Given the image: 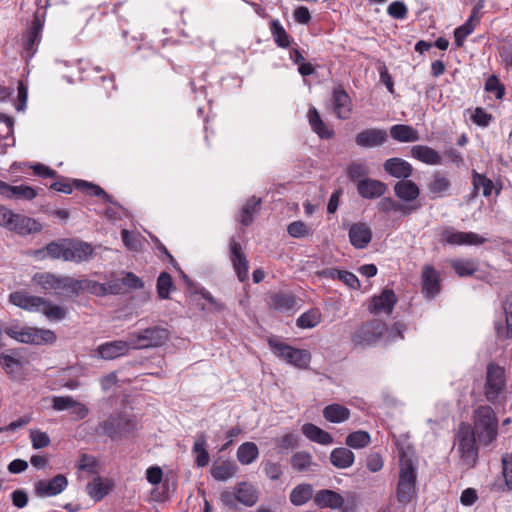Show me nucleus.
I'll list each match as a JSON object with an SVG mask.
<instances>
[{
  "label": "nucleus",
  "instance_id": "obj_37",
  "mask_svg": "<svg viewBox=\"0 0 512 512\" xmlns=\"http://www.w3.org/2000/svg\"><path fill=\"white\" fill-rule=\"evenodd\" d=\"M390 135L399 142H415L419 140V133L409 125L397 124L390 128Z\"/></svg>",
  "mask_w": 512,
  "mask_h": 512
},
{
  "label": "nucleus",
  "instance_id": "obj_52",
  "mask_svg": "<svg viewBox=\"0 0 512 512\" xmlns=\"http://www.w3.org/2000/svg\"><path fill=\"white\" fill-rule=\"evenodd\" d=\"M472 177L474 195H476L479 190L482 189L483 196H490L494 187L493 182L485 175L479 174L476 171H473Z\"/></svg>",
  "mask_w": 512,
  "mask_h": 512
},
{
  "label": "nucleus",
  "instance_id": "obj_18",
  "mask_svg": "<svg viewBox=\"0 0 512 512\" xmlns=\"http://www.w3.org/2000/svg\"><path fill=\"white\" fill-rule=\"evenodd\" d=\"M9 300L13 305L30 312H39L43 305L42 297L30 295L26 291L11 293Z\"/></svg>",
  "mask_w": 512,
  "mask_h": 512
},
{
  "label": "nucleus",
  "instance_id": "obj_21",
  "mask_svg": "<svg viewBox=\"0 0 512 512\" xmlns=\"http://www.w3.org/2000/svg\"><path fill=\"white\" fill-rule=\"evenodd\" d=\"M314 504L320 509L330 508L336 510L343 506L344 498L334 490L322 489L314 495Z\"/></svg>",
  "mask_w": 512,
  "mask_h": 512
},
{
  "label": "nucleus",
  "instance_id": "obj_5",
  "mask_svg": "<svg viewBox=\"0 0 512 512\" xmlns=\"http://www.w3.org/2000/svg\"><path fill=\"white\" fill-rule=\"evenodd\" d=\"M169 337V330L159 325L129 333L133 349L157 348L163 346L169 340Z\"/></svg>",
  "mask_w": 512,
  "mask_h": 512
},
{
  "label": "nucleus",
  "instance_id": "obj_33",
  "mask_svg": "<svg viewBox=\"0 0 512 512\" xmlns=\"http://www.w3.org/2000/svg\"><path fill=\"white\" fill-rule=\"evenodd\" d=\"M302 432L309 440L322 445H329L333 442L330 433L311 423L304 424Z\"/></svg>",
  "mask_w": 512,
  "mask_h": 512
},
{
  "label": "nucleus",
  "instance_id": "obj_14",
  "mask_svg": "<svg viewBox=\"0 0 512 512\" xmlns=\"http://www.w3.org/2000/svg\"><path fill=\"white\" fill-rule=\"evenodd\" d=\"M43 23L38 16L32 20L31 27L27 30L23 37V53L26 58H31L35 52L36 47L40 42V33L42 31Z\"/></svg>",
  "mask_w": 512,
  "mask_h": 512
},
{
  "label": "nucleus",
  "instance_id": "obj_15",
  "mask_svg": "<svg viewBox=\"0 0 512 512\" xmlns=\"http://www.w3.org/2000/svg\"><path fill=\"white\" fill-rule=\"evenodd\" d=\"M387 189V185L380 180L365 178L357 181L358 194L365 199L382 197Z\"/></svg>",
  "mask_w": 512,
  "mask_h": 512
},
{
  "label": "nucleus",
  "instance_id": "obj_12",
  "mask_svg": "<svg viewBox=\"0 0 512 512\" xmlns=\"http://www.w3.org/2000/svg\"><path fill=\"white\" fill-rule=\"evenodd\" d=\"M372 236V230L365 222L352 224L348 231L349 241L356 249H365L371 242Z\"/></svg>",
  "mask_w": 512,
  "mask_h": 512
},
{
  "label": "nucleus",
  "instance_id": "obj_58",
  "mask_svg": "<svg viewBox=\"0 0 512 512\" xmlns=\"http://www.w3.org/2000/svg\"><path fill=\"white\" fill-rule=\"evenodd\" d=\"M502 475L507 491L512 490V453H504L501 458Z\"/></svg>",
  "mask_w": 512,
  "mask_h": 512
},
{
  "label": "nucleus",
  "instance_id": "obj_47",
  "mask_svg": "<svg viewBox=\"0 0 512 512\" xmlns=\"http://www.w3.org/2000/svg\"><path fill=\"white\" fill-rule=\"evenodd\" d=\"M205 446L206 436L202 432L197 435L193 445V452L197 454L195 462L198 467H204L209 463L210 458Z\"/></svg>",
  "mask_w": 512,
  "mask_h": 512
},
{
  "label": "nucleus",
  "instance_id": "obj_9",
  "mask_svg": "<svg viewBox=\"0 0 512 512\" xmlns=\"http://www.w3.org/2000/svg\"><path fill=\"white\" fill-rule=\"evenodd\" d=\"M506 385L504 369L494 362L487 365L486 382H485V397L491 402L495 403L500 394L503 392Z\"/></svg>",
  "mask_w": 512,
  "mask_h": 512
},
{
  "label": "nucleus",
  "instance_id": "obj_19",
  "mask_svg": "<svg viewBox=\"0 0 512 512\" xmlns=\"http://www.w3.org/2000/svg\"><path fill=\"white\" fill-rule=\"evenodd\" d=\"M444 239L446 243L450 245H482L487 240L486 238L474 233V232H462V231H445Z\"/></svg>",
  "mask_w": 512,
  "mask_h": 512
},
{
  "label": "nucleus",
  "instance_id": "obj_36",
  "mask_svg": "<svg viewBox=\"0 0 512 512\" xmlns=\"http://www.w3.org/2000/svg\"><path fill=\"white\" fill-rule=\"evenodd\" d=\"M84 291V281L69 276H61L58 291L66 297L78 296Z\"/></svg>",
  "mask_w": 512,
  "mask_h": 512
},
{
  "label": "nucleus",
  "instance_id": "obj_27",
  "mask_svg": "<svg viewBox=\"0 0 512 512\" xmlns=\"http://www.w3.org/2000/svg\"><path fill=\"white\" fill-rule=\"evenodd\" d=\"M0 194L7 198H21L25 200H32L37 196L34 188L27 185L11 186L8 183L0 180Z\"/></svg>",
  "mask_w": 512,
  "mask_h": 512
},
{
  "label": "nucleus",
  "instance_id": "obj_13",
  "mask_svg": "<svg viewBox=\"0 0 512 512\" xmlns=\"http://www.w3.org/2000/svg\"><path fill=\"white\" fill-rule=\"evenodd\" d=\"M397 303V297L393 290L384 289L378 296H374L369 305V311L374 314L385 313L390 315Z\"/></svg>",
  "mask_w": 512,
  "mask_h": 512
},
{
  "label": "nucleus",
  "instance_id": "obj_29",
  "mask_svg": "<svg viewBox=\"0 0 512 512\" xmlns=\"http://www.w3.org/2000/svg\"><path fill=\"white\" fill-rule=\"evenodd\" d=\"M394 193L399 199L411 202L419 197L420 189L413 181L406 179L394 185Z\"/></svg>",
  "mask_w": 512,
  "mask_h": 512
},
{
  "label": "nucleus",
  "instance_id": "obj_2",
  "mask_svg": "<svg viewBox=\"0 0 512 512\" xmlns=\"http://www.w3.org/2000/svg\"><path fill=\"white\" fill-rule=\"evenodd\" d=\"M455 441L457 451L460 454L461 464L466 469L473 468L478 460V448L476 446L475 432L469 423L459 424Z\"/></svg>",
  "mask_w": 512,
  "mask_h": 512
},
{
  "label": "nucleus",
  "instance_id": "obj_39",
  "mask_svg": "<svg viewBox=\"0 0 512 512\" xmlns=\"http://www.w3.org/2000/svg\"><path fill=\"white\" fill-rule=\"evenodd\" d=\"M312 498L314 499L313 487L307 483L297 485L290 493V501L295 506H301Z\"/></svg>",
  "mask_w": 512,
  "mask_h": 512
},
{
  "label": "nucleus",
  "instance_id": "obj_64",
  "mask_svg": "<svg viewBox=\"0 0 512 512\" xmlns=\"http://www.w3.org/2000/svg\"><path fill=\"white\" fill-rule=\"evenodd\" d=\"M287 231L294 238L305 237L309 234L308 227L302 221H294L288 225Z\"/></svg>",
  "mask_w": 512,
  "mask_h": 512
},
{
  "label": "nucleus",
  "instance_id": "obj_59",
  "mask_svg": "<svg viewBox=\"0 0 512 512\" xmlns=\"http://www.w3.org/2000/svg\"><path fill=\"white\" fill-rule=\"evenodd\" d=\"M299 437L295 433H287L277 439V448L280 452L288 451L298 446Z\"/></svg>",
  "mask_w": 512,
  "mask_h": 512
},
{
  "label": "nucleus",
  "instance_id": "obj_51",
  "mask_svg": "<svg viewBox=\"0 0 512 512\" xmlns=\"http://www.w3.org/2000/svg\"><path fill=\"white\" fill-rule=\"evenodd\" d=\"M261 199L255 196L247 200L242 208L240 222L248 226L253 222V214L260 208Z\"/></svg>",
  "mask_w": 512,
  "mask_h": 512
},
{
  "label": "nucleus",
  "instance_id": "obj_55",
  "mask_svg": "<svg viewBox=\"0 0 512 512\" xmlns=\"http://www.w3.org/2000/svg\"><path fill=\"white\" fill-rule=\"evenodd\" d=\"M39 312L43 313L46 317L51 320H62L66 317V310L61 306L54 305L50 301L43 298V305H41Z\"/></svg>",
  "mask_w": 512,
  "mask_h": 512
},
{
  "label": "nucleus",
  "instance_id": "obj_1",
  "mask_svg": "<svg viewBox=\"0 0 512 512\" xmlns=\"http://www.w3.org/2000/svg\"><path fill=\"white\" fill-rule=\"evenodd\" d=\"M101 434L113 441H119L131 436L137 430V420L134 415L117 412L99 423Z\"/></svg>",
  "mask_w": 512,
  "mask_h": 512
},
{
  "label": "nucleus",
  "instance_id": "obj_46",
  "mask_svg": "<svg viewBox=\"0 0 512 512\" xmlns=\"http://www.w3.org/2000/svg\"><path fill=\"white\" fill-rule=\"evenodd\" d=\"M450 264L460 277L471 276L478 270V263L473 259H454Z\"/></svg>",
  "mask_w": 512,
  "mask_h": 512
},
{
  "label": "nucleus",
  "instance_id": "obj_62",
  "mask_svg": "<svg viewBox=\"0 0 512 512\" xmlns=\"http://www.w3.org/2000/svg\"><path fill=\"white\" fill-rule=\"evenodd\" d=\"M485 89L488 92H494L497 99H502L505 93V87L499 82L496 76L487 79Z\"/></svg>",
  "mask_w": 512,
  "mask_h": 512
},
{
  "label": "nucleus",
  "instance_id": "obj_32",
  "mask_svg": "<svg viewBox=\"0 0 512 512\" xmlns=\"http://www.w3.org/2000/svg\"><path fill=\"white\" fill-rule=\"evenodd\" d=\"M354 458V453L344 447L335 448L330 454L332 465L338 469H346L352 466Z\"/></svg>",
  "mask_w": 512,
  "mask_h": 512
},
{
  "label": "nucleus",
  "instance_id": "obj_26",
  "mask_svg": "<svg viewBox=\"0 0 512 512\" xmlns=\"http://www.w3.org/2000/svg\"><path fill=\"white\" fill-rule=\"evenodd\" d=\"M132 348L130 339L127 341L117 340L102 344L98 347V353L103 359H114L128 353Z\"/></svg>",
  "mask_w": 512,
  "mask_h": 512
},
{
  "label": "nucleus",
  "instance_id": "obj_53",
  "mask_svg": "<svg viewBox=\"0 0 512 512\" xmlns=\"http://www.w3.org/2000/svg\"><path fill=\"white\" fill-rule=\"evenodd\" d=\"M371 441L370 435L366 431H356L350 433L345 441V444L348 447L354 448V449H361L369 445Z\"/></svg>",
  "mask_w": 512,
  "mask_h": 512
},
{
  "label": "nucleus",
  "instance_id": "obj_60",
  "mask_svg": "<svg viewBox=\"0 0 512 512\" xmlns=\"http://www.w3.org/2000/svg\"><path fill=\"white\" fill-rule=\"evenodd\" d=\"M30 438L34 449L47 447L51 442L48 434L40 430H31Z\"/></svg>",
  "mask_w": 512,
  "mask_h": 512
},
{
  "label": "nucleus",
  "instance_id": "obj_30",
  "mask_svg": "<svg viewBox=\"0 0 512 512\" xmlns=\"http://www.w3.org/2000/svg\"><path fill=\"white\" fill-rule=\"evenodd\" d=\"M291 467L297 472L315 471L318 464L313 461L312 455L306 451H299L290 458Z\"/></svg>",
  "mask_w": 512,
  "mask_h": 512
},
{
  "label": "nucleus",
  "instance_id": "obj_25",
  "mask_svg": "<svg viewBox=\"0 0 512 512\" xmlns=\"http://www.w3.org/2000/svg\"><path fill=\"white\" fill-rule=\"evenodd\" d=\"M383 167L386 173L402 180L409 178L413 172L410 163L397 157L386 160Z\"/></svg>",
  "mask_w": 512,
  "mask_h": 512
},
{
  "label": "nucleus",
  "instance_id": "obj_24",
  "mask_svg": "<svg viewBox=\"0 0 512 512\" xmlns=\"http://www.w3.org/2000/svg\"><path fill=\"white\" fill-rule=\"evenodd\" d=\"M236 498L239 503L246 507L254 506L259 498L257 488L249 482L242 481L234 486Z\"/></svg>",
  "mask_w": 512,
  "mask_h": 512
},
{
  "label": "nucleus",
  "instance_id": "obj_34",
  "mask_svg": "<svg viewBox=\"0 0 512 512\" xmlns=\"http://www.w3.org/2000/svg\"><path fill=\"white\" fill-rule=\"evenodd\" d=\"M308 120L312 130L322 139H329L333 136V130L329 129L322 121L317 109L310 107Z\"/></svg>",
  "mask_w": 512,
  "mask_h": 512
},
{
  "label": "nucleus",
  "instance_id": "obj_10",
  "mask_svg": "<svg viewBox=\"0 0 512 512\" xmlns=\"http://www.w3.org/2000/svg\"><path fill=\"white\" fill-rule=\"evenodd\" d=\"M68 480L63 474H58L50 480H39L35 484V493L39 497H51L66 489Z\"/></svg>",
  "mask_w": 512,
  "mask_h": 512
},
{
  "label": "nucleus",
  "instance_id": "obj_57",
  "mask_svg": "<svg viewBox=\"0 0 512 512\" xmlns=\"http://www.w3.org/2000/svg\"><path fill=\"white\" fill-rule=\"evenodd\" d=\"M321 315L317 310H310L303 313L297 319V326L300 328H313L320 323Z\"/></svg>",
  "mask_w": 512,
  "mask_h": 512
},
{
  "label": "nucleus",
  "instance_id": "obj_41",
  "mask_svg": "<svg viewBox=\"0 0 512 512\" xmlns=\"http://www.w3.org/2000/svg\"><path fill=\"white\" fill-rule=\"evenodd\" d=\"M478 21L479 18L474 11L469 19L454 31L455 44L457 47L463 46L465 38L474 31Z\"/></svg>",
  "mask_w": 512,
  "mask_h": 512
},
{
  "label": "nucleus",
  "instance_id": "obj_45",
  "mask_svg": "<svg viewBox=\"0 0 512 512\" xmlns=\"http://www.w3.org/2000/svg\"><path fill=\"white\" fill-rule=\"evenodd\" d=\"M259 455L258 447L253 442H245L238 447L237 458L243 465H249L257 459Z\"/></svg>",
  "mask_w": 512,
  "mask_h": 512
},
{
  "label": "nucleus",
  "instance_id": "obj_49",
  "mask_svg": "<svg viewBox=\"0 0 512 512\" xmlns=\"http://www.w3.org/2000/svg\"><path fill=\"white\" fill-rule=\"evenodd\" d=\"M112 485L104 483L100 477L95 478L93 482L88 483V494L96 501L102 500L111 491Z\"/></svg>",
  "mask_w": 512,
  "mask_h": 512
},
{
  "label": "nucleus",
  "instance_id": "obj_63",
  "mask_svg": "<svg viewBox=\"0 0 512 512\" xmlns=\"http://www.w3.org/2000/svg\"><path fill=\"white\" fill-rule=\"evenodd\" d=\"M347 174L352 181H358L368 174V169L365 165L355 162L349 165Z\"/></svg>",
  "mask_w": 512,
  "mask_h": 512
},
{
  "label": "nucleus",
  "instance_id": "obj_22",
  "mask_svg": "<svg viewBox=\"0 0 512 512\" xmlns=\"http://www.w3.org/2000/svg\"><path fill=\"white\" fill-rule=\"evenodd\" d=\"M231 261L238 279L243 282L248 278V261L242 252L241 245L232 239L230 241Z\"/></svg>",
  "mask_w": 512,
  "mask_h": 512
},
{
  "label": "nucleus",
  "instance_id": "obj_23",
  "mask_svg": "<svg viewBox=\"0 0 512 512\" xmlns=\"http://www.w3.org/2000/svg\"><path fill=\"white\" fill-rule=\"evenodd\" d=\"M440 291L439 273L430 265L422 270V293L427 298H434Z\"/></svg>",
  "mask_w": 512,
  "mask_h": 512
},
{
  "label": "nucleus",
  "instance_id": "obj_56",
  "mask_svg": "<svg viewBox=\"0 0 512 512\" xmlns=\"http://www.w3.org/2000/svg\"><path fill=\"white\" fill-rule=\"evenodd\" d=\"M271 32L279 47L287 48L290 46L289 35L277 20L271 22Z\"/></svg>",
  "mask_w": 512,
  "mask_h": 512
},
{
  "label": "nucleus",
  "instance_id": "obj_16",
  "mask_svg": "<svg viewBox=\"0 0 512 512\" xmlns=\"http://www.w3.org/2000/svg\"><path fill=\"white\" fill-rule=\"evenodd\" d=\"M387 140V132L383 129L369 128L355 136V143L363 148H372L382 145Z\"/></svg>",
  "mask_w": 512,
  "mask_h": 512
},
{
  "label": "nucleus",
  "instance_id": "obj_44",
  "mask_svg": "<svg viewBox=\"0 0 512 512\" xmlns=\"http://www.w3.org/2000/svg\"><path fill=\"white\" fill-rule=\"evenodd\" d=\"M450 186V180L442 173L436 172L432 175L431 180L428 183V190L434 196H442L449 190Z\"/></svg>",
  "mask_w": 512,
  "mask_h": 512
},
{
  "label": "nucleus",
  "instance_id": "obj_35",
  "mask_svg": "<svg viewBox=\"0 0 512 512\" xmlns=\"http://www.w3.org/2000/svg\"><path fill=\"white\" fill-rule=\"evenodd\" d=\"M350 410L345 406L334 403L323 409V417L332 423H342L350 418Z\"/></svg>",
  "mask_w": 512,
  "mask_h": 512
},
{
  "label": "nucleus",
  "instance_id": "obj_20",
  "mask_svg": "<svg viewBox=\"0 0 512 512\" xmlns=\"http://www.w3.org/2000/svg\"><path fill=\"white\" fill-rule=\"evenodd\" d=\"M41 228V224L35 219L16 213L13 214L11 224L7 227L8 230L14 231L19 235L36 233L39 232Z\"/></svg>",
  "mask_w": 512,
  "mask_h": 512
},
{
  "label": "nucleus",
  "instance_id": "obj_7",
  "mask_svg": "<svg viewBox=\"0 0 512 512\" xmlns=\"http://www.w3.org/2000/svg\"><path fill=\"white\" fill-rule=\"evenodd\" d=\"M268 344L276 356L297 368H307L311 361V354L307 350L291 347L274 338H270Z\"/></svg>",
  "mask_w": 512,
  "mask_h": 512
},
{
  "label": "nucleus",
  "instance_id": "obj_17",
  "mask_svg": "<svg viewBox=\"0 0 512 512\" xmlns=\"http://www.w3.org/2000/svg\"><path fill=\"white\" fill-rule=\"evenodd\" d=\"M93 254L90 244L82 241H70L66 244L65 261L83 262L87 261Z\"/></svg>",
  "mask_w": 512,
  "mask_h": 512
},
{
  "label": "nucleus",
  "instance_id": "obj_40",
  "mask_svg": "<svg viewBox=\"0 0 512 512\" xmlns=\"http://www.w3.org/2000/svg\"><path fill=\"white\" fill-rule=\"evenodd\" d=\"M0 365L12 379L18 378L23 368L22 362L8 353L0 355Z\"/></svg>",
  "mask_w": 512,
  "mask_h": 512
},
{
  "label": "nucleus",
  "instance_id": "obj_8",
  "mask_svg": "<svg viewBox=\"0 0 512 512\" xmlns=\"http://www.w3.org/2000/svg\"><path fill=\"white\" fill-rule=\"evenodd\" d=\"M5 333L19 342L34 345L53 343L56 340L54 332L48 329L10 327L5 329Z\"/></svg>",
  "mask_w": 512,
  "mask_h": 512
},
{
  "label": "nucleus",
  "instance_id": "obj_4",
  "mask_svg": "<svg viewBox=\"0 0 512 512\" xmlns=\"http://www.w3.org/2000/svg\"><path fill=\"white\" fill-rule=\"evenodd\" d=\"M417 472L411 459L401 461L399 479L396 487L397 501L407 505L416 495Z\"/></svg>",
  "mask_w": 512,
  "mask_h": 512
},
{
  "label": "nucleus",
  "instance_id": "obj_31",
  "mask_svg": "<svg viewBox=\"0 0 512 512\" xmlns=\"http://www.w3.org/2000/svg\"><path fill=\"white\" fill-rule=\"evenodd\" d=\"M411 155L415 159L429 165L441 164V156L439 153L425 145L413 146L411 148Z\"/></svg>",
  "mask_w": 512,
  "mask_h": 512
},
{
  "label": "nucleus",
  "instance_id": "obj_48",
  "mask_svg": "<svg viewBox=\"0 0 512 512\" xmlns=\"http://www.w3.org/2000/svg\"><path fill=\"white\" fill-rule=\"evenodd\" d=\"M65 252H66V244L51 242L47 244L44 248L38 249L34 252V255L38 258H43L46 253L49 257L53 259H63L65 261Z\"/></svg>",
  "mask_w": 512,
  "mask_h": 512
},
{
  "label": "nucleus",
  "instance_id": "obj_50",
  "mask_svg": "<svg viewBox=\"0 0 512 512\" xmlns=\"http://www.w3.org/2000/svg\"><path fill=\"white\" fill-rule=\"evenodd\" d=\"M60 278L61 276H57L49 272H44L36 273L33 276V281L41 286L44 290L58 291Z\"/></svg>",
  "mask_w": 512,
  "mask_h": 512
},
{
  "label": "nucleus",
  "instance_id": "obj_61",
  "mask_svg": "<svg viewBox=\"0 0 512 512\" xmlns=\"http://www.w3.org/2000/svg\"><path fill=\"white\" fill-rule=\"evenodd\" d=\"M387 13L394 19H404L408 8L402 1H394L388 6Z\"/></svg>",
  "mask_w": 512,
  "mask_h": 512
},
{
  "label": "nucleus",
  "instance_id": "obj_28",
  "mask_svg": "<svg viewBox=\"0 0 512 512\" xmlns=\"http://www.w3.org/2000/svg\"><path fill=\"white\" fill-rule=\"evenodd\" d=\"M334 111L340 119H348L351 113V101L349 95L342 88L333 90Z\"/></svg>",
  "mask_w": 512,
  "mask_h": 512
},
{
  "label": "nucleus",
  "instance_id": "obj_6",
  "mask_svg": "<svg viewBox=\"0 0 512 512\" xmlns=\"http://www.w3.org/2000/svg\"><path fill=\"white\" fill-rule=\"evenodd\" d=\"M387 332V325L379 320L372 319L362 323L351 335L355 346H372L376 344Z\"/></svg>",
  "mask_w": 512,
  "mask_h": 512
},
{
  "label": "nucleus",
  "instance_id": "obj_54",
  "mask_svg": "<svg viewBox=\"0 0 512 512\" xmlns=\"http://www.w3.org/2000/svg\"><path fill=\"white\" fill-rule=\"evenodd\" d=\"M156 287L158 296L161 299H168L170 291L174 288L171 275L168 272L160 273Z\"/></svg>",
  "mask_w": 512,
  "mask_h": 512
},
{
  "label": "nucleus",
  "instance_id": "obj_38",
  "mask_svg": "<svg viewBox=\"0 0 512 512\" xmlns=\"http://www.w3.org/2000/svg\"><path fill=\"white\" fill-rule=\"evenodd\" d=\"M73 184H74V186L77 189H80V190L88 193L89 195L100 197L105 202L116 205V202H114L112 200L111 196L108 195L104 191V189H102L100 186H98V185H96V184H94L92 182H88V181L80 180V179H75V180H73Z\"/></svg>",
  "mask_w": 512,
  "mask_h": 512
},
{
  "label": "nucleus",
  "instance_id": "obj_43",
  "mask_svg": "<svg viewBox=\"0 0 512 512\" xmlns=\"http://www.w3.org/2000/svg\"><path fill=\"white\" fill-rule=\"evenodd\" d=\"M269 305L278 311H289L296 305V299L292 294L275 293L271 295Z\"/></svg>",
  "mask_w": 512,
  "mask_h": 512
},
{
  "label": "nucleus",
  "instance_id": "obj_3",
  "mask_svg": "<svg viewBox=\"0 0 512 512\" xmlns=\"http://www.w3.org/2000/svg\"><path fill=\"white\" fill-rule=\"evenodd\" d=\"M474 432L477 433L479 441L489 445L498 434V420L494 410L488 406H479L473 414Z\"/></svg>",
  "mask_w": 512,
  "mask_h": 512
},
{
  "label": "nucleus",
  "instance_id": "obj_11",
  "mask_svg": "<svg viewBox=\"0 0 512 512\" xmlns=\"http://www.w3.org/2000/svg\"><path fill=\"white\" fill-rule=\"evenodd\" d=\"M51 401L54 410H71L72 414L79 420L84 419L89 413V409L83 403L71 396H53Z\"/></svg>",
  "mask_w": 512,
  "mask_h": 512
},
{
  "label": "nucleus",
  "instance_id": "obj_42",
  "mask_svg": "<svg viewBox=\"0 0 512 512\" xmlns=\"http://www.w3.org/2000/svg\"><path fill=\"white\" fill-rule=\"evenodd\" d=\"M236 472L237 466L230 461H223L220 464H215L211 469V475L217 481H227L234 477Z\"/></svg>",
  "mask_w": 512,
  "mask_h": 512
}]
</instances>
